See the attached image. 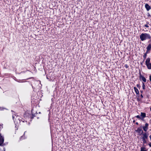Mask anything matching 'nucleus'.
I'll use <instances>...</instances> for the list:
<instances>
[{"mask_svg": "<svg viewBox=\"0 0 151 151\" xmlns=\"http://www.w3.org/2000/svg\"><path fill=\"white\" fill-rule=\"evenodd\" d=\"M139 37L141 40L143 41L147 39H150L151 37L149 34L144 33L141 34L140 35Z\"/></svg>", "mask_w": 151, "mask_h": 151, "instance_id": "nucleus-1", "label": "nucleus"}, {"mask_svg": "<svg viewBox=\"0 0 151 151\" xmlns=\"http://www.w3.org/2000/svg\"><path fill=\"white\" fill-rule=\"evenodd\" d=\"M149 133H145L142 134V136L141 138L142 139V141L144 144H145L147 142V139L148 138Z\"/></svg>", "mask_w": 151, "mask_h": 151, "instance_id": "nucleus-2", "label": "nucleus"}, {"mask_svg": "<svg viewBox=\"0 0 151 151\" xmlns=\"http://www.w3.org/2000/svg\"><path fill=\"white\" fill-rule=\"evenodd\" d=\"M136 131L139 134L141 135L143 134V131L140 128H138Z\"/></svg>", "mask_w": 151, "mask_h": 151, "instance_id": "nucleus-3", "label": "nucleus"}, {"mask_svg": "<svg viewBox=\"0 0 151 151\" xmlns=\"http://www.w3.org/2000/svg\"><path fill=\"white\" fill-rule=\"evenodd\" d=\"M148 124L147 123H146L145 124V126L143 127V130L146 132L148 129Z\"/></svg>", "mask_w": 151, "mask_h": 151, "instance_id": "nucleus-4", "label": "nucleus"}, {"mask_svg": "<svg viewBox=\"0 0 151 151\" xmlns=\"http://www.w3.org/2000/svg\"><path fill=\"white\" fill-rule=\"evenodd\" d=\"M4 139L2 136L0 134V145H1L4 142Z\"/></svg>", "mask_w": 151, "mask_h": 151, "instance_id": "nucleus-5", "label": "nucleus"}, {"mask_svg": "<svg viewBox=\"0 0 151 151\" xmlns=\"http://www.w3.org/2000/svg\"><path fill=\"white\" fill-rule=\"evenodd\" d=\"M140 116L142 120H143V119L146 117V114L145 113L141 112Z\"/></svg>", "mask_w": 151, "mask_h": 151, "instance_id": "nucleus-6", "label": "nucleus"}, {"mask_svg": "<svg viewBox=\"0 0 151 151\" xmlns=\"http://www.w3.org/2000/svg\"><path fill=\"white\" fill-rule=\"evenodd\" d=\"M151 49V45L150 44H149L148 46L147 47V51L148 52L150 51Z\"/></svg>", "mask_w": 151, "mask_h": 151, "instance_id": "nucleus-7", "label": "nucleus"}, {"mask_svg": "<svg viewBox=\"0 0 151 151\" xmlns=\"http://www.w3.org/2000/svg\"><path fill=\"white\" fill-rule=\"evenodd\" d=\"M145 6L147 11L151 9L150 7L147 4H146Z\"/></svg>", "mask_w": 151, "mask_h": 151, "instance_id": "nucleus-8", "label": "nucleus"}, {"mask_svg": "<svg viewBox=\"0 0 151 151\" xmlns=\"http://www.w3.org/2000/svg\"><path fill=\"white\" fill-rule=\"evenodd\" d=\"M140 78L144 82H146V80L145 78L143 76H142V75H141L140 76Z\"/></svg>", "mask_w": 151, "mask_h": 151, "instance_id": "nucleus-9", "label": "nucleus"}, {"mask_svg": "<svg viewBox=\"0 0 151 151\" xmlns=\"http://www.w3.org/2000/svg\"><path fill=\"white\" fill-rule=\"evenodd\" d=\"M150 58H147V59H146V61H145L146 65L150 63Z\"/></svg>", "mask_w": 151, "mask_h": 151, "instance_id": "nucleus-10", "label": "nucleus"}, {"mask_svg": "<svg viewBox=\"0 0 151 151\" xmlns=\"http://www.w3.org/2000/svg\"><path fill=\"white\" fill-rule=\"evenodd\" d=\"M134 90L137 94H139V91L138 89L135 87L134 88Z\"/></svg>", "mask_w": 151, "mask_h": 151, "instance_id": "nucleus-11", "label": "nucleus"}, {"mask_svg": "<svg viewBox=\"0 0 151 151\" xmlns=\"http://www.w3.org/2000/svg\"><path fill=\"white\" fill-rule=\"evenodd\" d=\"M147 67V68L149 69H151V63H149L146 65Z\"/></svg>", "mask_w": 151, "mask_h": 151, "instance_id": "nucleus-12", "label": "nucleus"}, {"mask_svg": "<svg viewBox=\"0 0 151 151\" xmlns=\"http://www.w3.org/2000/svg\"><path fill=\"white\" fill-rule=\"evenodd\" d=\"M140 151H147V150H145V148L142 147L141 148Z\"/></svg>", "mask_w": 151, "mask_h": 151, "instance_id": "nucleus-13", "label": "nucleus"}, {"mask_svg": "<svg viewBox=\"0 0 151 151\" xmlns=\"http://www.w3.org/2000/svg\"><path fill=\"white\" fill-rule=\"evenodd\" d=\"M148 52H146L144 54V55L143 56V57L144 59H145L146 58L147 55V54L148 53Z\"/></svg>", "mask_w": 151, "mask_h": 151, "instance_id": "nucleus-14", "label": "nucleus"}, {"mask_svg": "<svg viewBox=\"0 0 151 151\" xmlns=\"http://www.w3.org/2000/svg\"><path fill=\"white\" fill-rule=\"evenodd\" d=\"M136 117L137 118H138L142 120V119L141 118V116L139 115L137 116H136Z\"/></svg>", "mask_w": 151, "mask_h": 151, "instance_id": "nucleus-15", "label": "nucleus"}, {"mask_svg": "<svg viewBox=\"0 0 151 151\" xmlns=\"http://www.w3.org/2000/svg\"><path fill=\"white\" fill-rule=\"evenodd\" d=\"M142 84H143V85H142V88L143 89H145V84H144V83H142Z\"/></svg>", "mask_w": 151, "mask_h": 151, "instance_id": "nucleus-16", "label": "nucleus"}, {"mask_svg": "<svg viewBox=\"0 0 151 151\" xmlns=\"http://www.w3.org/2000/svg\"><path fill=\"white\" fill-rule=\"evenodd\" d=\"M145 27H149V26L147 24H146L145 25Z\"/></svg>", "mask_w": 151, "mask_h": 151, "instance_id": "nucleus-17", "label": "nucleus"}, {"mask_svg": "<svg viewBox=\"0 0 151 151\" xmlns=\"http://www.w3.org/2000/svg\"><path fill=\"white\" fill-rule=\"evenodd\" d=\"M149 145L150 146V147H151V143H149Z\"/></svg>", "mask_w": 151, "mask_h": 151, "instance_id": "nucleus-18", "label": "nucleus"}, {"mask_svg": "<svg viewBox=\"0 0 151 151\" xmlns=\"http://www.w3.org/2000/svg\"><path fill=\"white\" fill-rule=\"evenodd\" d=\"M150 80L151 81V76H150Z\"/></svg>", "mask_w": 151, "mask_h": 151, "instance_id": "nucleus-19", "label": "nucleus"}, {"mask_svg": "<svg viewBox=\"0 0 151 151\" xmlns=\"http://www.w3.org/2000/svg\"><path fill=\"white\" fill-rule=\"evenodd\" d=\"M141 97H142V98H143V96L142 95V94H141Z\"/></svg>", "mask_w": 151, "mask_h": 151, "instance_id": "nucleus-20", "label": "nucleus"}, {"mask_svg": "<svg viewBox=\"0 0 151 151\" xmlns=\"http://www.w3.org/2000/svg\"><path fill=\"white\" fill-rule=\"evenodd\" d=\"M12 117H13V119L14 120V121H15V120H14V116H12Z\"/></svg>", "mask_w": 151, "mask_h": 151, "instance_id": "nucleus-21", "label": "nucleus"}, {"mask_svg": "<svg viewBox=\"0 0 151 151\" xmlns=\"http://www.w3.org/2000/svg\"><path fill=\"white\" fill-rule=\"evenodd\" d=\"M125 67H126V68H127L128 67H127V65H125Z\"/></svg>", "mask_w": 151, "mask_h": 151, "instance_id": "nucleus-22", "label": "nucleus"}, {"mask_svg": "<svg viewBox=\"0 0 151 151\" xmlns=\"http://www.w3.org/2000/svg\"><path fill=\"white\" fill-rule=\"evenodd\" d=\"M136 124H138V123L137 122H136Z\"/></svg>", "mask_w": 151, "mask_h": 151, "instance_id": "nucleus-23", "label": "nucleus"}, {"mask_svg": "<svg viewBox=\"0 0 151 151\" xmlns=\"http://www.w3.org/2000/svg\"><path fill=\"white\" fill-rule=\"evenodd\" d=\"M150 111H151V107L150 108Z\"/></svg>", "mask_w": 151, "mask_h": 151, "instance_id": "nucleus-24", "label": "nucleus"}]
</instances>
